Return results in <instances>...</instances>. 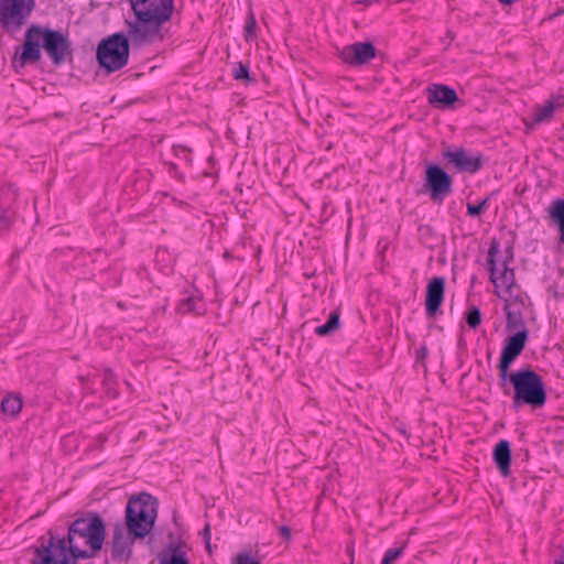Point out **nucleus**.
I'll return each instance as SVG.
<instances>
[{
  "instance_id": "nucleus-1",
  "label": "nucleus",
  "mask_w": 564,
  "mask_h": 564,
  "mask_svg": "<svg viewBox=\"0 0 564 564\" xmlns=\"http://www.w3.org/2000/svg\"><path fill=\"white\" fill-rule=\"evenodd\" d=\"M47 535V541L43 538L36 549V564H75L97 555L104 545L106 527L99 514L89 513L68 527L67 538H57L52 530Z\"/></svg>"
},
{
  "instance_id": "nucleus-2",
  "label": "nucleus",
  "mask_w": 564,
  "mask_h": 564,
  "mask_svg": "<svg viewBox=\"0 0 564 564\" xmlns=\"http://www.w3.org/2000/svg\"><path fill=\"white\" fill-rule=\"evenodd\" d=\"M130 4L135 22L129 24V35L138 43L158 36L174 12V0H130Z\"/></svg>"
},
{
  "instance_id": "nucleus-3",
  "label": "nucleus",
  "mask_w": 564,
  "mask_h": 564,
  "mask_svg": "<svg viewBox=\"0 0 564 564\" xmlns=\"http://www.w3.org/2000/svg\"><path fill=\"white\" fill-rule=\"evenodd\" d=\"M507 380L513 387L512 405L513 410L529 405L532 409H540L546 402V391L542 377L530 367L508 372Z\"/></svg>"
},
{
  "instance_id": "nucleus-4",
  "label": "nucleus",
  "mask_w": 564,
  "mask_h": 564,
  "mask_svg": "<svg viewBox=\"0 0 564 564\" xmlns=\"http://www.w3.org/2000/svg\"><path fill=\"white\" fill-rule=\"evenodd\" d=\"M158 517V500L149 494L131 497L126 506V528L134 538H145Z\"/></svg>"
},
{
  "instance_id": "nucleus-5",
  "label": "nucleus",
  "mask_w": 564,
  "mask_h": 564,
  "mask_svg": "<svg viewBox=\"0 0 564 564\" xmlns=\"http://www.w3.org/2000/svg\"><path fill=\"white\" fill-rule=\"evenodd\" d=\"M130 44L123 33H113L97 46L96 57L100 67L107 73L123 68L129 61Z\"/></svg>"
},
{
  "instance_id": "nucleus-6",
  "label": "nucleus",
  "mask_w": 564,
  "mask_h": 564,
  "mask_svg": "<svg viewBox=\"0 0 564 564\" xmlns=\"http://www.w3.org/2000/svg\"><path fill=\"white\" fill-rule=\"evenodd\" d=\"M528 337V330L523 328L506 339L498 364L500 386L503 388L505 394L509 393L506 381L510 366L523 351Z\"/></svg>"
},
{
  "instance_id": "nucleus-7",
  "label": "nucleus",
  "mask_w": 564,
  "mask_h": 564,
  "mask_svg": "<svg viewBox=\"0 0 564 564\" xmlns=\"http://www.w3.org/2000/svg\"><path fill=\"white\" fill-rule=\"evenodd\" d=\"M424 187L433 202L442 204L453 191V180L440 165L430 164L425 169Z\"/></svg>"
},
{
  "instance_id": "nucleus-8",
  "label": "nucleus",
  "mask_w": 564,
  "mask_h": 564,
  "mask_svg": "<svg viewBox=\"0 0 564 564\" xmlns=\"http://www.w3.org/2000/svg\"><path fill=\"white\" fill-rule=\"evenodd\" d=\"M33 0H1L0 21L7 29H19L31 14Z\"/></svg>"
},
{
  "instance_id": "nucleus-9",
  "label": "nucleus",
  "mask_w": 564,
  "mask_h": 564,
  "mask_svg": "<svg viewBox=\"0 0 564 564\" xmlns=\"http://www.w3.org/2000/svg\"><path fill=\"white\" fill-rule=\"evenodd\" d=\"M42 45L54 65H61L66 56H72L70 42L66 35L55 30H43Z\"/></svg>"
},
{
  "instance_id": "nucleus-10",
  "label": "nucleus",
  "mask_w": 564,
  "mask_h": 564,
  "mask_svg": "<svg viewBox=\"0 0 564 564\" xmlns=\"http://www.w3.org/2000/svg\"><path fill=\"white\" fill-rule=\"evenodd\" d=\"M43 37V29L39 25H32L28 29L24 36L22 52L14 63H19L21 67L26 64H35L41 59V42Z\"/></svg>"
},
{
  "instance_id": "nucleus-11",
  "label": "nucleus",
  "mask_w": 564,
  "mask_h": 564,
  "mask_svg": "<svg viewBox=\"0 0 564 564\" xmlns=\"http://www.w3.org/2000/svg\"><path fill=\"white\" fill-rule=\"evenodd\" d=\"M121 523L113 527L111 545V555L115 561H128L132 554V546L138 538L129 533Z\"/></svg>"
},
{
  "instance_id": "nucleus-12",
  "label": "nucleus",
  "mask_w": 564,
  "mask_h": 564,
  "mask_svg": "<svg viewBox=\"0 0 564 564\" xmlns=\"http://www.w3.org/2000/svg\"><path fill=\"white\" fill-rule=\"evenodd\" d=\"M498 247H499L498 242L494 241L488 251V257H489L488 264H489V271H490V281L496 285H498L497 282L499 281L500 285L503 286L509 293H511L512 288L513 286L517 288L514 271L507 265L508 260H505L502 263V270L499 272V276H497L498 268L496 265L495 257L498 252Z\"/></svg>"
},
{
  "instance_id": "nucleus-13",
  "label": "nucleus",
  "mask_w": 564,
  "mask_h": 564,
  "mask_svg": "<svg viewBox=\"0 0 564 564\" xmlns=\"http://www.w3.org/2000/svg\"><path fill=\"white\" fill-rule=\"evenodd\" d=\"M443 158L447 160L449 164L454 165L459 172L474 174L482 167V155H469L463 148L446 150L443 152Z\"/></svg>"
},
{
  "instance_id": "nucleus-14",
  "label": "nucleus",
  "mask_w": 564,
  "mask_h": 564,
  "mask_svg": "<svg viewBox=\"0 0 564 564\" xmlns=\"http://www.w3.org/2000/svg\"><path fill=\"white\" fill-rule=\"evenodd\" d=\"M340 57L350 66L364 65L376 57V47L370 42H356L345 46L340 52Z\"/></svg>"
},
{
  "instance_id": "nucleus-15",
  "label": "nucleus",
  "mask_w": 564,
  "mask_h": 564,
  "mask_svg": "<svg viewBox=\"0 0 564 564\" xmlns=\"http://www.w3.org/2000/svg\"><path fill=\"white\" fill-rule=\"evenodd\" d=\"M445 295V278L433 276L426 285L425 312L427 317H435L440 311Z\"/></svg>"
},
{
  "instance_id": "nucleus-16",
  "label": "nucleus",
  "mask_w": 564,
  "mask_h": 564,
  "mask_svg": "<svg viewBox=\"0 0 564 564\" xmlns=\"http://www.w3.org/2000/svg\"><path fill=\"white\" fill-rule=\"evenodd\" d=\"M426 93L429 104L434 107H451L458 99L455 89L442 84L429 86Z\"/></svg>"
},
{
  "instance_id": "nucleus-17",
  "label": "nucleus",
  "mask_w": 564,
  "mask_h": 564,
  "mask_svg": "<svg viewBox=\"0 0 564 564\" xmlns=\"http://www.w3.org/2000/svg\"><path fill=\"white\" fill-rule=\"evenodd\" d=\"M494 460L499 473L507 477L510 475L511 448L507 440L499 441L494 448Z\"/></svg>"
},
{
  "instance_id": "nucleus-18",
  "label": "nucleus",
  "mask_w": 564,
  "mask_h": 564,
  "mask_svg": "<svg viewBox=\"0 0 564 564\" xmlns=\"http://www.w3.org/2000/svg\"><path fill=\"white\" fill-rule=\"evenodd\" d=\"M340 326V312L339 310L333 311L325 324L317 326L314 332L316 335L325 337L335 333Z\"/></svg>"
},
{
  "instance_id": "nucleus-19",
  "label": "nucleus",
  "mask_w": 564,
  "mask_h": 564,
  "mask_svg": "<svg viewBox=\"0 0 564 564\" xmlns=\"http://www.w3.org/2000/svg\"><path fill=\"white\" fill-rule=\"evenodd\" d=\"M178 311L182 313L202 314L205 312V304L199 295H191L180 302Z\"/></svg>"
},
{
  "instance_id": "nucleus-20",
  "label": "nucleus",
  "mask_w": 564,
  "mask_h": 564,
  "mask_svg": "<svg viewBox=\"0 0 564 564\" xmlns=\"http://www.w3.org/2000/svg\"><path fill=\"white\" fill-rule=\"evenodd\" d=\"M550 216L558 225L561 241L564 243V199H556L552 203Z\"/></svg>"
},
{
  "instance_id": "nucleus-21",
  "label": "nucleus",
  "mask_w": 564,
  "mask_h": 564,
  "mask_svg": "<svg viewBox=\"0 0 564 564\" xmlns=\"http://www.w3.org/2000/svg\"><path fill=\"white\" fill-rule=\"evenodd\" d=\"M557 105L553 100H547L544 106H536L533 113V122L539 124L549 121Z\"/></svg>"
},
{
  "instance_id": "nucleus-22",
  "label": "nucleus",
  "mask_w": 564,
  "mask_h": 564,
  "mask_svg": "<svg viewBox=\"0 0 564 564\" xmlns=\"http://www.w3.org/2000/svg\"><path fill=\"white\" fill-rule=\"evenodd\" d=\"M170 549L171 556L169 558H162L160 564H189L182 544H172Z\"/></svg>"
},
{
  "instance_id": "nucleus-23",
  "label": "nucleus",
  "mask_w": 564,
  "mask_h": 564,
  "mask_svg": "<svg viewBox=\"0 0 564 564\" xmlns=\"http://www.w3.org/2000/svg\"><path fill=\"white\" fill-rule=\"evenodd\" d=\"M22 409V400L18 395H8L1 402V410L3 413L12 416L17 415Z\"/></svg>"
},
{
  "instance_id": "nucleus-24",
  "label": "nucleus",
  "mask_w": 564,
  "mask_h": 564,
  "mask_svg": "<svg viewBox=\"0 0 564 564\" xmlns=\"http://www.w3.org/2000/svg\"><path fill=\"white\" fill-rule=\"evenodd\" d=\"M257 20L252 12H250L246 19V24L243 28V35L246 41H252L257 37Z\"/></svg>"
},
{
  "instance_id": "nucleus-25",
  "label": "nucleus",
  "mask_w": 564,
  "mask_h": 564,
  "mask_svg": "<svg viewBox=\"0 0 564 564\" xmlns=\"http://www.w3.org/2000/svg\"><path fill=\"white\" fill-rule=\"evenodd\" d=\"M232 77L238 82H251L249 66L239 62L232 68Z\"/></svg>"
},
{
  "instance_id": "nucleus-26",
  "label": "nucleus",
  "mask_w": 564,
  "mask_h": 564,
  "mask_svg": "<svg viewBox=\"0 0 564 564\" xmlns=\"http://www.w3.org/2000/svg\"><path fill=\"white\" fill-rule=\"evenodd\" d=\"M102 384L106 389V393L110 397V398H116L117 395V390H116V379H115V376L113 373L110 371V370H106L104 373H102Z\"/></svg>"
},
{
  "instance_id": "nucleus-27",
  "label": "nucleus",
  "mask_w": 564,
  "mask_h": 564,
  "mask_svg": "<svg viewBox=\"0 0 564 564\" xmlns=\"http://www.w3.org/2000/svg\"><path fill=\"white\" fill-rule=\"evenodd\" d=\"M14 220V212L9 206H0V231L8 229Z\"/></svg>"
},
{
  "instance_id": "nucleus-28",
  "label": "nucleus",
  "mask_w": 564,
  "mask_h": 564,
  "mask_svg": "<svg viewBox=\"0 0 564 564\" xmlns=\"http://www.w3.org/2000/svg\"><path fill=\"white\" fill-rule=\"evenodd\" d=\"M467 325L476 329L481 324V313L477 306H471L466 314Z\"/></svg>"
},
{
  "instance_id": "nucleus-29",
  "label": "nucleus",
  "mask_w": 564,
  "mask_h": 564,
  "mask_svg": "<svg viewBox=\"0 0 564 564\" xmlns=\"http://www.w3.org/2000/svg\"><path fill=\"white\" fill-rule=\"evenodd\" d=\"M405 547H406V543L403 542V543H401L397 547L389 549L386 552V555L393 563V562H395L397 560H399L403 555Z\"/></svg>"
},
{
  "instance_id": "nucleus-30",
  "label": "nucleus",
  "mask_w": 564,
  "mask_h": 564,
  "mask_svg": "<svg viewBox=\"0 0 564 564\" xmlns=\"http://www.w3.org/2000/svg\"><path fill=\"white\" fill-rule=\"evenodd\" d=\"M487 205H488V199L487 198L482 199L477 205L468 203L467 204V214L470 215V216H474V217L475 216H479Z\"/></svg>"
},
{
  "instance_id": "nucleus-31",
  "label": "nucleus",
  "mask_w": 564,
  "mask_h": 564,
  "mask_svg": "<svg viewBox=\"0 0 564 564\" xmlns=\"http://www.w3.org/2000/svg\"><path fill=\"white\" fill-rule=\"evenodd\" d=\"M236 564H261L260 558H253L246 553H239L235 557Z\"/></svg>"
},
{
  "instance_id": "nucleus-32",
  "label": "nucleus",
  "mask_w": 564,
  "mask_h": 564,
  "mask_svg": "<svg viewBox=\"0 0 564 564\" xmlns=\"http://www.w3.org/2000/svg\"><path fill=\"white\" fill-rule=\"evenodd\" d=\"M202 534L204 536L206 549L210 551V527L208 524L204 528Z\"/></svg>"
},
{
  "instance_id": "nucleus-33",
  "label": "nucleus",
  "mask_w": 564,
  "mask_h": 564,
  "mask_svg": "<svg viewBox=\"0 0 564 564\" xmlns=\"http://www.w3.org/2000/svg\"><path fill=\"white\" fill-rule=\"evenodd\" d=\"M279 532L285 541H289L291 539V529L289 527L281 525L279 528Z\"/></svg>"
},
{
  "instance_id": "nucleus-34",
  "label": "nucleus",
  "mask_w": 564,
  "mask_h": 564,
  "mask_svg": "<svg viewBox=\"0 0 564 564\" xmlns=\"http://www.w3.org/2000/svg\"><path fill=\"white\" fill-rule=\"evenodd\" d=\"M352 3L355 4H365V6H370L372 4L373 2H378L379 0H350Z\"/></svg>"
},
{
  "instance_id": "nucleus-35",
  "label": "nucleus",
  "mask_w": 564,
  "mask_h": 564,
  "mask_svg": "<svg viewBox=\"0 0 564 564\" xmlns=\"http://www.w3.org/2000/svg\"><path fill=\"white\" fill-rule=\"evenodd\" d=\"M427 354V349L425 346L421 347L420 350H417V359L424 358Z\"/></svg>"
},
{
  "instance_id": "nucleus-36",
  "label": "nucleus",
  "mask_w": 564,
  "mask_h": 564,
  "mask_svg": "<svg viewBox=\"0 0 564 564\" xmlns=\"http://www.w3.org/2000/svg\"><path fill=\"white\" fill-rule=\"evenodd\" d=\"M347 553L350 555V560L352 562L354 561V546L351 544H349L347 546Z\"/></svg>"
},
{
  "instance_id": "nucleus-37",
  "label": "nucleus",
  "mask_w": 564,
  "mask_h": 564,
  "mask_svg": "<svg viewBox=\"0 0 564 564\" xmlns=\"http://www.w3.org/2000/svg\"><path fill=\"white\" fill-rule=\"evenodd\" d=\"M518 0H499L500 3L502 4H512L514 2H517Z\"/></svg>"
},
{
  "instance_id": "nucleus-38",
  "label": "nucleus",
  "mask_w": 564,
  "mask_h": 564,
  "mask_svg": "<svg viewBox=\"0 0 564 564\" xmlns=\"http://www.w3.org/2000/svg\"><path fill=\"white\" fill-rule=\"evenodd\" d=\"M381 564H392L391 560L388 558V556L384 554Z\"/></svg>"
},
{
  "instance_id": "nucleus-39",
  "label": "nucleus",
  "mask_w": 564,
  "mask_h": 564,
  "mask_svg": "<svg viewBox=\"0 0 564 564\" xmlns=\"http://www.w3.org/2000/svg\"><path fill=\"white\" fill-rule=\"evenodd\" d=\"M508 252L510 253L509 254V259L512 260L513 253H512V248L511 247L508 249Z\"/></svg>"
},
{
  "instance_id": "nucleus-40",
  "label": "nucleus",
  "mask_w": 564,
  "mask_h": 564,
  "mask_svg": "<svg viewBox=\"0 0 564 564\" xmlns=\"http://www.w3.org/2000/svg\"><path fill=\"white\" fill-rule=\"evenodd\" d=\"M555 564H564V557H561L555 561Z\"/></svg>"
},
{
  "instance_id": "nucleus-41",
  "label": "nucleus",
  "mask_w": 564,
  "mask_h": 564,
  "mask_svg": "<svg viewBox=\"0 0 564 564\" xmlns=\"http://www.w3.org/2000/svg\"><path fill=\"white\" fill-rule=\"evenodd\" d=\"M12 199H15L17 194L14 192L11 193Z\"/></svg>"
}]
</instances>
